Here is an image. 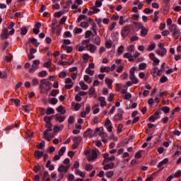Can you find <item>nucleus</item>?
Returning <instances> with one entry per match:
<instances>
[{
  "label": "nucleus",
  "instance_id": "1",
  "mask_svg": "<svg viewBox=\"0 0 181 181\" xmlns=\"http://www.w3.org/2000/svg\"><path fill=\"white\" fill-rule=\"evenodd\" d=\"M50 81H47V79H42L40 81L39 88L40 90L41 94H44L46 91H50L52 90V86H50Z\"/></svg>",
  "mask_w": 181,
  "mask_h": 181
},
{
  "label": "nucleus",
  "instance_id": "2",
  "mask_svg": "<svg viewBox=\"0 0 181 181\" xmlns=\"http://www.w3.org/2000/svg\"><path fill=\"white\" fill-rule=\"evenodd\" d=\"M159 49L156 52V54H158V56H160L161 57H163L165 54L167 53L166 48H165V44L160 43L158 45Z\"/></svg>",
  "mask_w": 181,
  "mask_h": 181
},
{
  "label": "nucleus",
  "instance_id": "3",
  "mask_svg": "<svg viewBox=\"0 0 181 181\" xmlns=\"http://www.w3.org/2000/svg\"><path fill=\"white\" fill-rule=\"evenodd\" d=\"M133 23L134 25H136L137 26H139V28H141V33H140L141 36L145 37L146 35H148V30L145 28L144 25H141L139 23H136V22H134Z\"/></svg>",
  "mask_w": 181,
  "mask_h": 181
},
{
  "label": "nucleus",
  "instance_id": "4",
  "mask_svg": "<svg viewBox=\"0 0 181 181\" xmlns=\"http://www.w3.org/2000/svg\"><path fill=\"white\" fill-rule=\"evenodd\" d=\"M129 33H131V27L128 25L124 27L121 32V35L123 37H127Z\"/></svg>",
  "mask_w": 181,
  "mask_h": 181
},
{
  "label": "nucleus",
  "instance_id": "5",
  "mask_svg": "<svg viewBox=\"0 0 181 181\" xmlns=\"http://www.w3.org/2000/svg\"><path fill=\"white\" fill-rule=\"evenodd\" d=\"M149 57L153 62V66H158L159 64V62H160L159 59L155 57V54L150 53Z\"/></svg>",
  "mask_w": 181,
  "mask_h": 181
},
{
  "label": "nucleus",
  "instance_id": "6",
  "mask_svg": "<svg viewBox=\"0 0 181 181\" xmlns=\"http://www.w3.org/2000/svg\"><path fill=\"white\" fill-rule=\"evenodd\" d=\"M98 150L97 149H93L91 151V154L89 156L88 160L90 161V160H95V159H97V158H98V154H97Z\"/></svg>",
  "mask_w": 181,
  "mask_h": 181
},
{
  "label": "nucleus",
  "instance_id": "7",
  "mask_svg": "<svg viewBox=\"0 0 181 181\" xmlns=\"http://www.w3.org/2000/svg\"><path fill=\"white\" fill-rule=\"evenodd\" d=\"M65 84H69L65 85L64 87L66 90H70L73 87V81L70 78H68L65 80Z\"/></svg>",
  "mask_w": 181,
  "mask_h": 181
},
{
  "label": "nucleus",
  "instance_id": "8",
  "mask_svg": "<svg viewBox=\"0 0 181 181\" xmlns=\"http://www.w3.org/2000/svg\"><path fill=\"white\" fill-rule=\"evenodd\" d=\"M1 37L3 40L8 39V37H9V33L8 32L7 28L3 29L2 33L1 34Z\"/></svg>",
  "mask_w": 181,
  "mask_h": 181
},
{
  "label": "nucleus",
  "instance_id": "9",
  "mask_svg": "<svg viewBox=\"0 0 181 181\" xmlns=\"http://www.w3.org/2000/svg\"><path fill=\"white\" fill-rule=\"evenodd\" d=\"M47 129L44 131L43 135H46V134H49L51 131H53V124L52 123L46 124Z\"/></svg>",
  "mask_w": 181,
  "mask_h": 181
},
{
  "label": "nucleus",
  "instance_id": "10",
  "mask_svg": "<svg viewBox=\"0 0 181 181\" xmlns=\"http://www.w3.org/2000/svg\"><path fill=\"white\" fill-rule=\"evenodd\" d=\"M56 121H59V122H64V119H66V116H61L59 113L54 115Z\"/></svg>",
  "mask_w": 181,
  "mask_h": 181
},
{
  "label": "nucleus",
  "instance_id": "11",
  "mask_svg": "<svg viewBox=\"0 0 181 181\" xmlns=\"http://www.w3.org/2000/svg\"><path fill=\"white\" fill-rule=\"evenodd\" d=\"M103 131H104V127H97L93 134L90 135V137L93 138V136H97V135H98V132H103Z\"/></svg>",
  "mask_w": 181,
  "mask_h": 181
},
{
  "label": "nucleus",
  "instance_id": "12",
  "mask_svg": "<svg viewBox=\"0 0 181 181\" xmlns=\"http://www.w3.org/2000/svg\"><path fill=\"white\" fill-rule=\"evenodd\" d=\"M56 110L57 111V112H60L61 115H64V114H66V110H64V107H63V105H59Z\"/></svg>",
  "mask_w": 181,
  "mask_h": 181
},
{
  "label": "nucleus",
  "instance_id": "13",
  "mask_svg": "<svg viewBox=\"0 0 181 181\" xmlns=\"http://www.w3.org/2000/svg\"><path fill=\"white\" fill-rule=\"evenodd\" d=\"M89 46V51L90 52V53H94L95 52V49H97V47L93 44H89L86 45L87 49H88Z\"/></svg>",
  "mask_w": 181,
  "mask_h": 181
},
{
  "label": "nucleus",
  "instance_id": "14",
  "mask_svg": "<svg viewBox=\"0 0 181 181\" xmlns=\"http://www.w3.org/2000/svg\"><path fill=\"white\" fill-rule=\"evenodd\" d=\"M58 171L60 173H67V167H66L65 165H61L59 168H58Z\"/></svg>",
  "mask_w": 181,
  "mask_h": 181
},
{
  "label": "nucleus",
  "instance_id": "15",
  "mask_svg": "<svg viewBox=\"0 0 181 181\" xmlns=\"http://www.w3.org/2000/svg\"><path fill=\"white\" fill-rule=\"evenodd\" d=\"M114 166H115V164L114 163H111L110 164H106L104 165L103 169L104 170H108V169H113Z\"/></svg>",
  "mask_w": 181,
  "mask_h": 181
},
{
  "label": "nucleus",
  "instance_id": "16",
  "mask_svg": "<svg viewBox=\"0 0 181 181\" xmlns=\"http://www.w3.org/2000/svg\"><path fill=\"white\" fill-rule=\"evenodd\" d=\"M111 71V67L110 66H102L100 69L101 73H110Z\"/></svg>",
  "mask_w": 181,
  "mask_h": 181
},
{
  "label": "nucleus",
  "instance_id": "17",
  "mask_svg": "<svg viewBox=\"0 0 181 181\" xmlns=\"http://www.w3.org/2000/svg\"><path fill=\"white\" fill-rule=\"evenodd\" d=\"M129 78L132 81V84H137L138 78H136L135 75H129Z\"/></svg>",
  "mask_w": 181,
  "mask_h": 181
},
{
  "label": "nucleus",
  "instance_id": "18",
  "mask_svg": "<svg viewBox=\"0 0 181 181\" xmlns=\"http://www.w3.org/2000/svg\"><path fill=\"white\" fill-rule=\"evenodd\" d=\"M168 162H169V159L164 158L162 161H160L158 164V168H162L163 166V165H166V163H168Z\"/></svg>",
  "mask_w": 181,
  "mask_h": 181
},
{
  "label": "nucleus",
  "instance_id": "19",
  "mask_svg": "<svg viewBox=\"0 0 181 181\" xmlns=\"http://www.w3.org/2000/svg\"><path fill=\"white\" fill-rule=\"evenodd\" d=\"M45 166L49 168V170H54V165H52L50 160L47 161Z\"/></svg>",
  "mask_w": 181,
  "mask_h": 181
},
{
  "label": "nucleus",
  "instance_id": "20",
  "mask_svg": "<svg viewBox=\"0 0 181 181\" xmlns=\"http://www.w3.org/2000/svg\"><path fill=\"white\" fill-rule=\"evenodd\" d=\"M94 43L95 45H97L98 46H100L101 45V38L100 36L96 35L95 39H94Z\"/></svg>",
  "mask_w": 181,
  "mask_h": 181
},
{
  "label": "nucleus",
  "instance_id": "21",
  "mask_svg": "<svg viewBox=\"0 0 181 181\" xmlns=\"http://www.w3.org/2000/svg\"><path fill=\"white\" fill-rule=\"evenodd\" d=\"M39 64H40V61L34 60L33 62L32 67H34V69H39Z\"/></svg>",
  "mask_w": 181,
  "mask_h": 181
},
{
  "label": "nucleus",
  "instance_id": "22",
  "mask_svg": "<svg viewBox=\"0 0 181 181\" xmlns=\"http://www.w3.org/2000/svg\"><path fill=\"white\" fill-rule=\"evenodd\" d=\"M121 119H122V113H118L117 115H115L114 121L118 122V121H121Z\"/></svg>",
  "mask_w": 181,
  "mask_h": 181
},
{
  "label": "nucleus",
  "instance_id": "23",
  "mask_svg": "<svg viewBox=\"0 0 181 181\" xmlns=\"http://www.w3.org/2000/svg\"><path fill=\"white\" fill-rule=\"evenodd\" d=\"M79 85L81 87V90H87L88 88V86H87L84 81L79 82Z\"/></svg>",
  "mask_w": 181,
  "mask_h": 181
},
{
  "label": "nucleus",
  "instance_id": "24",
  "mask_svg": "<svg viewBox=\"0 0 181 181\" xmlns=\"http://www.w3.org/2000/svg\"><path fill=\"white\" fill-rule=\"evenodd\" d=\"M84 19H87V16H86V15H83V14L79 15L77 19L78 23H80V22H81V21Z\"/></svg>",
  "mask_w": 181,
  "mask_h": 181
},
{
  "label": "nucleus",
  "instance_id": "25",
  "mask_svg": "<svg viewBox=\"0 0 181 181\" xmlns=\"http://www.w3.org/2000/svg\"><path fill=\"white\" fill-rule=\"evenodd\" d=\"M83 138H81V136H74L72 138V141L76 143V142H81Z\"/></svg>",
  "mask_w": 181,
  "mask_h": 181
},
{
  "label": "nucleus",
  "instance_id": "26",
  "mask_svg": "<svg viewBox=\"0 0 181 181\" xmlns=\"http://www.w3.org/2000/svg\"><path fill=\"white\" fill-rule=\"evenodd\" d=\"M161 111L164 112V114H168L170 111V108L168 106L163 107Z\"/></svg>",
  "mask_w": 181,
  "mask_h": 181
},
{
  "label": "nucleus",
  "instance_id": "27",
  "mask_svg": "<svg viewBox=\"0 0 181 181\" xmlns=\"http://www.w3.org/2000/svg\"><path fill=\"white\" fill-rule=\"evenodd\" d=\"M11 101H13L16 107H20L21 106V100L12 98Z\"/></svg>",
  "mask_w": 181,
  "mask_h": 181
},
{
  "label": "nucleus",
  "instance_id": "28",
  "mask_svg": "<svg viewBox=\"0 0 181 181\" xmlns=\"http://www.w3.org/2000/svg\"><path fill=\"white\" fill-rule=\"evenodd\" d=\"M173 36L175 39H178L180 36V30H176L173 33Z\"/></svg>",
  "mask_w": 181,
  "mask_h": 181
},
{
  "label": "nucleus",
  "instance_id": "29",
  "mask_svg": "<svg viewBox=\"0 0 181 181\" xmlns=\"http://www.w3.org/2000/svg\"><path fill=\"white\" fill-rule=\"evenodd\" d=\"M47 115H50V114H54V109L52 107H48L46 111Z\"/></svg>",
  "mask_w": 181,
  "mask_h": 181
},
{
  "label": "nucleus",
  "instance_id": "30",
  "mask_svg": "<svg viewBox=\"0 0 181 181\" xmlns=\"http://www.w3.org/2000/svg\"><path fill=\"white\" fill-rule=\"evenodd\" d=\"M91 132H93V129H88V130H86L83 133L84 138H87V136H88V135H90Z\"/></svg>",
  "mask_w": 181,
  "mask_h": 181
},
{
  "label": "nucleus",
  "instance_id": "31",
  "mask_svg": "<svg viewBox=\"0 0 181 181\" xmlns=\"http://www.w3.org/2000/svg\"><path fill=\"white\" fill-rule=\"evenodd\" d=\"M177 29V26L175 24H173L171 26L169 27V30L170 32H176Z\"/></svg>",
  "mask_w": 181,
  "mask_h": 181
},
{
  "label": "nucleus",
  "instance_id": "32",
  "mask_svg": "<svg viewBox=\"0 0 181 181\" xmlns=\"http://www.w3.org/2000/svg\"><path fill=\"white\" fill-rule=\"evenodd\" d=\"M57 103H59V100L56 98H52L49 101V103L52 105H56Z\"/></svg>",
  "mask_w": 181,
  "mask_h": 181
},
{
  "label": "nucleus",
  "instance_id": "33",
  "mask_svg": "<svg viewBox=\"0 0 181 181\" xmlns=\"http://www.w3.org/2000/svg\"><path fill=\"white\" fill-rule=\"evenodd\" d=\"M43 135H44V139H46L47 141H48V142H50L52 141V135H49V133H47L46 134H43Z\"/></svg>",
  "mask_w": 181,
  "mask_h": 181
},
{
  "label": "nucleus",
  "instance_id": "34",
  "mask_svg": "<svg viewBox=\"0 0 181 181\" xmlns=\"http://www.w3.org/2000/svg\"><path fill=\"white\" fill-rule=\"evenodd\" d=\"M155 47H156V44L155 43L151 44L148 46V47L147 48V50L148 52H152V50H153Z\"/></svg>",
  "mask_w": 181,
  "mask_h": 181
},
{
  "label": "nucleus",
  "instance_id": "35",
  "mask_svg": "<svg viewBox=\"0 0 181 181\" xmlns=\"http://www.w3.org/2000/svg\"><path fill=\"white\" fill-rule=\"evenodd\" d=\"M66 152V147L63 146L61 148V149L59 151L58 153L59 156H63V154Z\"/></svg>",
  "mask_w": 181,
  "mask_h": 181
},
{
  "label": "nucleus",
  "instance_id": "36",
  "mask_svg": "<svg viewBox=\"0 0 181 181\" xmlns=\"http://www.w3.org/2000/svg\"><path fill=\"white\" fill-rule=\"evenodd\" d=\"M8 77V74L6 71H0V78H6Z\"/></svg>",
  "mask_w": 181,
  "mask_h": 181
},
{
  "label": "nucleus",
  "instance_id": "37",
  "mask_svg": "<svg viewBox=\"0 0 181 181\" xmlns=\"http://www.w3.org/2000/svg\"><path fill=\"white\" fill-rule=\"evenodd\" d=\"M83 79H84V81H86V83H88V84H90L92 82L88 75H85L83 77Z\"/></svg>",
  "mask_w": 181,
  "mask_h": 181
},
{
  "label": "nucleus",
  "instance_id": "38",
  "mask_svg": "<svg viewBox=\"0 0 181 181\" xmlns=\"http://www.w3.org/2000/svg\"><path fill=\"white\" fill-rule=\"evenodd\" d=\"M39 77H46L47 76V71H42L38 74Z\"/></svg>",
  "mask_w": 181,
  "mask_h": 181
},
{
  "label": "nucleus",
  "instance_id": "39",
  "mask_svg": "<svg viewBox=\"0 0 181 181\" xmlns=\"http://www.w3.org/2000/svg\"><path fill=\"white\" fill-rule=\"evenodd\" d=\"M76 174L79 175L81 177H86V173H84V172L80 171L78 170H76Z\"/></svg>",
  "mask_w": 181,
  "mask_h": 181
},
{
  "label": "nucleus",
  "instance_id": "40",
  "mask_svg": "<svg viewBox=\"0 0 181 181\" xmlns=\"http://www.w3.org/2000/svg\"><path fill=\"white\" fill-rule=\"evenodd\" d=\"M99 136H100V138H102V139H104V138H107V133L104 132H100L98 133Z\"/></svg>",
  "mask_w": 181,
  "mask_h": 181
},
{
  "label": "nucleus",
  "instance_id": "41",
  "mask_svg": "<svg viewBox=\"0 0 181 181\" xmlns=\"http://www.w3.org/2000/svg\"><path fill=\"white\" fill-rule=\"evenodd\" d=\"M21 35H25L28 33V28H26V27L21 28Z\"/></svg>",
  "mask_w": 181,
  "mask_h": 181
},
{
  "label": "nucleus",
  "instance_id": "42",
  "mask_svg": "<svg viewBox=\"0 0 181 181\" xmlns=\"http://www.w3.org/2000/svg\"><path fill=\"white\" fill-rule=\"evenodd\" d=\"M38 149H43L45 148V141H42L38 145L36 146Z\"/></svg>",
  "mask_w": 181,
  "mask_h": 181
},
{
  "label": "nucleus",
  "instance_id": "43",
  "mask_svg": "<svg viewBox=\"0 0 181 181\" xmlns=\"http://www.w3.org/2000/svg\"><path fill=\"white\" fill-rule=\"evenodd\" d=\"M86 73L90 76H94V71L91 70L90 68L86 69Z\"/></svg>",
  "mask_w": 181,
  "mask_h": 181
},
{
  "label": "nucleus",
  "instance_id": "44",
  "mask_svg": "<svg viewBox=\"0 0 181 181\" xmlns=\"http://www.w3.org/2000/svg\"><path fill=\"white\" fill-rule=\"evenodd\" d=\"M35 156L36 159H40V158L42 157V154H40V151H35Z\"/></svg>",
  "mask_w": 181,
  "mask_h": 181
},
{
  "label": "nucleus",
  "instance_id": "45",
  "mask_svg": "<svg viewBox=\"0 0 181 181\" xmlns=\"http://www.w3.org/2000/svg\"><path fill=\"white\" fill-rule=\"evenodd\" d=\"M139 69L140 70H145L146 69V63H141L139 65Z\"/></svg>",
  "mask_w": 181,
  "mask_h": 181
},
{
  "label": "nucleus",
  "instance_id": "46",
  "mask_svg": "<svg viewBox=\"0 0 181 181\" xmlns=\"http://www.w3.org/2000/svg\"><path fill=\"white\" fill-rule=\"evenodd\" d=\"M57 94H59V90H52L50 93V95H52V97H56Z\"/></svg>",
  "mask_w": 181,
  "mask_h": 181
},
{
  "label": "nucleus",
  "instance_id": "47",
  "mask_svg": "<svg viewBox=\"0 0 181 181\" xmlns=\"http://www.w3.org/2000/svg\"><path fill=\"white\" fill-rule=\"evenodd\" d=\"M109 156H110V154L108 153H105L103 154V158H104V161L103 163V165H104V163H107V161L108 160V158H109Z\"/></svg>",
  "mask_w": 181,
  "mask_h": 181
},
{
  "label": "nucleus",
  "instance_id": "48",
  "mask_svg": "<svg viewBox=\"0 0 181 181\" xmlns=\"http://www.w3.org/2000/svg\"><path fill=\"white\" fill-rule=\"evenodd\" d=\"M44 121L46 122V124H51L50 121H52V117L49 116H45L44 117Z\"/></svg>",
  "mask_w": 181,
  "mask_h": 181
},
{
  "label": "nucleus",
  "instance_id": "49",
  "mask_svg": "<svg viewBox=\"0 0 181 181\" xmlns=\"http://www.w3.org/2000/svg\"><path fill=\"white\" fill-rule=\"evenodd\" d=\"M106 176L109 179H111L112 176H114V171H108L106 173Z\"/></svg>",
  "mask_w": 181,
  "mask_h": 181
},
{
  "label": "nucleus",
  "instance_id": "50",
  "mask_svg": "<svg viewBox=\"0 0 181 181\" xmlns=\"http://www.w3.org/2000/svg\"><path fill=\"white\" fill-rule=\"evenodd\" d=\"M92 35H93V32H91V30H87L85 34V37L86 39H88V37H90V36H91Z\"/></svg>",
  "mask_w": 181,
  "mask_h": 181
},
{
  "label": "nucleus",
  "instance_id": "51",
  "mask_svg": "<svg viewBox=\"0 0 181 181\" xmlns=\"http://www.w3.org/2000/svg\"><path fill=\"white\" fill-rule=\"evenodd\" d=\"M124 50H125V48L124 47V46L121 45L118 48L117 52H118V53H119V54H122V53H124Z\"/></svg>",
  "mask_w": 181,
  "mask_h": 181
},
{
  "label": "nucleus",
  "instance_id": "52",
  "mask_svg": "<svg viewBox=\"0 0 181 181\" xmlns=\"http://www.w3.org/2000/svg\"><path fill=\"white\" fill-rule=\"evenodd\" d=\"M109 125H112V124H111V120H110V119L107 118V119H105V127L106 128H108V126H109Z\"/></svg>",
  "mask_w": 181,
  "mask_h": 181
},
{
  "label": "nucleus",
  "instance_id": "53",
  "mask_svg": "<svg viewBox=\"0 0 181 181\" xmlns=\"http://www.w3.org/2000/svg\"><path fill=\"white\" fill-rule=\"evenodd\" d=\"M56 25H57V20H53L52 21V29L54 31L56 30V28L54 27V26H56Z\"/></svg>",
  "mask_w": 181,
  "mask_h": 181
},
{
  "label": "nucleus",
  "instance_id": "54",
  "mask_svg": "<svg viewBox=\"0 0 181 181\" xmlns=\"http://www.w3.org/2000/svg\"><path fill=\"white\" fill-rule=\"evenodd\" d=\"M85 170H87V172L93 170V165L91 164H87L85 168Z\"/></svg>",
  "mask_w": 181,
  "mask_h": 181
},
{
  "label": "nucleus",
  "instance_id": "55",
  "mask_svg": "<svg viewBox=\"0 0 181 181\" xmlns=\"http://www.w3.org/2000/svg\"><path fill=\"white\" fill-rule=\"evenodd\" d=\"M102 5H103L102 1H100V0H96V1H95V7L96 8H101Z\"/></svg>",
  "mask_w": 181,
  "mask_h": 181
},
{
  "label": "nucleus",
  "instance_id": "56",
  "mask_svg": "<svg viewBox=\"0 0 181 181\" xmlns=\"http://www.w3.org/2000/svg\"><path fill=\"white\" fill-rule=\"evenodd\" d=\"M67 76V73L66 72H61L59 74V77L60 78H64L65 77Z\"/></svg>",
  "mask_w": 181,
  "mask_h": 181
},
{
  "label": "nucleus",
  "instance_id": "57",
  "mask_svg": "<svg viewBox=\"0 0 181 181\" xmlns=\"http://www.w3.org/2000/svg\"><path fill=\"white\" fill-rule=\"evenodd\" d=\"M69 124H74V117L70 116L68 119Z\"/></svg>",
  "mask_w": 181,
  "mask_h": 181
},
{
  "label": "nucleus",
  "instance_id": "58",
  "mask_svg": "<svg viewBox=\"0 0 181 181\" xmlns=\"http://www.w3.org/2000/svg\"><path fill=\"white\" fill-rule=\"evenodd\" d=\"M94 93H95V88H90L89 89V93H88L89 95H94Z\"/></svg>",
  "mask_w": 181,
  "mask_h": 181
},
{
  "label": "nucleus",
  "instance_id": "59",
  "mask_svg": "<svg viewBox=\"0 0 181 181\" xmlns=\"http://www.w3.org/2000/svg\"><path fill=\"white\" fill-rule=\"evenodd\" d=\"M105 47H107V49H111V47H112V44L110 42V41H106Z\"/></svg>",
  "mask_w": 181,
  "mask_h": 181
},
{
  "label": "nucleus",
  "instance_id": "60",
  "mask_svg": "<svg viewBox=\"0 0 181 181\" xmlns=\"http://www.w3.org/2000/svg\"><path fill=\"white\" fill-rule=\"evenodd\" d=\"M105 83L107 86L110 85V84H112V80H111V79H110L108 78H106L105 80Z\"/></svg>",
  "mask_w": 181,
  "mask_h": 181
},
{
  "label": "nucleus",
  "instance_id": "61",
  "mask_svg": "<svg viewBox=\"0 0 181 181\" xmlns=\"http://www.w3.org/2000/svg\"><path fill=\"white\" fill-rule=\"evenodd\" d=\"M81 28H88L89 25L87 22H82L81 23Z\"/></svg>",
  "mask_w": 181,
  "mask_h": 181
},
{
  "label": "nucleus",
  "instance_id": "62",
  "mask_svg": "<svg viewBox=\"0 0 181 181\" xmlns=\"http://www.w3.org/2000/svg\"><path fill=\"white\" fill-rule=\"evenodd\" d=\"M166 81H168V77L166 76H163L160 79V83H166Z\"/></svg>",
  "mask_w": 181,
  "mask_h": 181
},
{
  "label": "nucleus",
  "instance_id": "63",
  "mask_svg": "<svg viewBox=\"0 0 181 181\" xmlns=\"http://www.w3.org/2000/svg\"><path fill=\"white\" fill-rule=\"evenodd\" d=\"M15 16H16V18H23V15L22 13H21V12H17V13H15Z\"/></svg>",
  "mask_w": 181,
  "mask_h": 181
},
{
  "label": "nucleus",
  "instance_id": "64",
  "mask_svg": "<svg viewBox=\"0 0 181 181\" xmlns=\"http://www.w3.org/2000/svg\"><path fill=\"white\" fill-rule=\"evenodd\" d=\"M181 176V170H178L174 174V177H180Z\"/></svg>",
  "mask_w": 181,
  "mask_h": 181
}]
</instances>
